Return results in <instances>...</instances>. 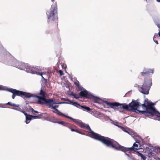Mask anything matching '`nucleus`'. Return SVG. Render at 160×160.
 Returning <instances> with one entry per match:
<instances>
[{
    "label": "nucleus",
    "mask_w": 160,
    "mask_h": 160,
    "mask_svg": "<svg viewBox=\"0 0 160 160\" xmlns=\"http://www.w3.org/2000/svg\"><path fill=\"white\" fill-rule=\"evenodd\" d=\"M33 71H35L36 72L33 73V74H36L38 75H40L42 76V78H43L44 80H45V81H46V80L45 79V78L46 77L48 73L46 72L44 73L42 72L39 68L38 67H34V69Z\"/></svg>",
    "instance_id": "nucleus-9"
},
{
    "label": "nucleus",
    "mask_w": 160,
    "mask_h": 160,
    "mask_svg": "<svg viewBox=\"0 0 160 160\" xmlns=\"http://www.w3.org/2000/svg\"><path fill=\"white\" fill-rule=\"evenodd\" d=\"M136 142L137 143H138V144H139V142Z\"/></svg>",
    "instance_id": "nucleus-39"
},
{
    "label": "nucleus",
    "mask_w": 160,
    "mask_h": 160,
    "mask_svg": "<svg viewBox=\"0 0 160 160\" xmlns=\"http://www.w3.org/2000/svg\"><path fill=\"white\" fill-rule=\"evenodd\" d=\"M119 123L118 122H115L113 123V124L115 126H117L118 127H119V126H119L118 125V124Z\"/></svg>",
    "instance_id": "nucleus-24"
},
{
    "label": "nucleus",
    "mask_w": 160,
    "mask_h": 160,
    "mask_svg": "<svg viewBox=\"0 0 160 160\" xmlns=\"http://www.w3.org/2000/svg\"><path fill=\"white\" fill-rule=\"evenodd\" d=\"M13 109H14L16 110H17L18 111H19L21 112V109L20 108L18 107H15L13 108Z\"/></svg>",
    "instance_id": "nucleus-20"
},
{
    "label": "nucleus",
    "mask_w": 160,
    "mask_h": 160,
    "mask_svg": "<svg viewBox=\"0 0 160 160\" xmlns=\"http://www.w3.org/2000/svg\"><path fill=\"white\" fill-rule=\"evenodd\" d=\"M156 1L158 2H160V0H156Z\"/></svg>",
    "instance_id": "nucleus-36"
},
{
    "label": "nucleus",
    "mask_w": 160,
    "mask_h": 160,
    "mask_svg": "<svg viewBox=\"0 0 160 160\" xmlns=\"http://www.w3.org/2000/svg\"><path fill=\"white\" fill-rule=\"evenodd\" d=\"M149 71H150V72H149V73L150 72V73H151L152 74H153V73L154 72V69L153 68V69H150Z\"/></svg>",
    "instance_id": "nucleus-25"
},
{
    "label": "nucleus",
    "mask_w": 160,
    "mask_h": 160,
    "mask_svg": "<svg viewBox=\"0 0 160 160\" xmlns=\"http://www.w3.org/2000/svg\"><path fill=\"white\" fill-rule=\"evenodd\" d=\"M46 94V93L45 92L43 91L42 88H41L39 95L41 96V97L37 96L36 95H34L32 94H31L33 96L32 97H33L35 98V100L37 101L36 102L38 103V100L37 99V98L38 97L45 98Z\"/></svg>",
    "instance_id": "nucleus-14"
},
{
    "label": "nucleus",
    "mask_w": 160,
    "mask_h": 160,
    "mask_svg": "<svg viewBox=\"0 0 160 160\" xmlns=\"http://www.w3.org/2000/svg\"><path fill=\"white\" fill-rule=\"evenodd\" d=\"M52 0V2H53V1H54V0Z\"/></svg>",
    "instance_id": "nucleus-41"
},
{
    "label": "nucleus",
    "mask_w": 160,
    "mask_h": 160,
    "mask_svg": "<svg viewBox=\"0 0 160 160\" xmlns=\"http://www.w3.org/2000/svg\"><path fill=\"white\" fill-rule=\"evenodd\" d=\"M158 28H160V25H158Z\"/></svg>",
    "instance_id": "nucleus-37"
},
{
    "label": "nucleus",
    "mask_w": 160,
    "mask_h": 160,
    "mask_svg": "<svg viewBox=\"0 0 160 160\" xmlns=\"http://www.w3.org/2000/svg\"><path fill=\"white\" fill-rule=\"evenodd\" d=\"M158 36V35L157 34H155L153 37V40L157 44H158V42L157 41H155L154 40V38H156Z\"/></svg>",
    "instance_id": "nucleus-19"
},
{
    "label": "nucleus",
    "mask_w": 160,
    "mask_h": 160,
    "mask_svg": "<svg viewBox=\"0 0 160 160\" xmlns=\"http://www.w3.org/2000/svg\"><path fill=\"white\" fill-rule=\"evenodd\" d=\"M14 62L15 63V67L21 70H25L27 64L20 62L17 60H15Z\"/></svg>",
    "instance_id": "nucleus-10"
},
{
    "label": "nucleus",
    "mask_w": 160,
    "mask_h": 160,
    "mask_svg": "<svg viewBox=\"0 0 160 160\" xmlns=\"http://www.w3.org/2000/svg\"><path fill=\"white\" fill-rule=\"evenodd\" d=\"M63 125L64 126H65L67 127H68L69 128L70 127L69 123H67V122H64V123H63Z\"/></svg>",
    "instance_id": "nucleus-22"
},
{
    "label": "nucleus",
    "mask_w": 160,
    "mask_h": 160,
    "mask_svg": "<svg viewBox=\"0 0 160 160\" xmlns=\"http://www.w3.org/2000/svg\"><path fill=\"white\" fill-rule=\"evenodd\" d=\"M47 14L49 21L56 20L58 19L57 7L56 4L52 6L50 10L47 12Z\"/></svg>",
    "instance_id": "nucleus-6"
},
{
    "label": "nucleus",
    "mask_w": 160,
    "mask_h": 160,
    "mask_svg": "<svg viewBox=\"0 0 160 160\" xmlns=\"http://www.w3.org/2000/svg\"><path fill=\"white\" fill-rule=\"evenodd\" d=\"M21 112L23 113L24 114V115L25 116V117H26L28 114L24 111H22L21 110Z\"/></svg>",
    "instance_id": "nucleus-27"
},
{
    "label": "nucleus",
    "mask_w": 160,
    "mask_h": 160,
    "mask_svg": "<svg viewBox=\"0 0 160 160\" xmlns=\"http://www.w3.org/2000/svg\"><path fill=\"white\" fill-rule=\"evenodd\" d=\"M76 84L78 86V83H76Z\"/></svg>",
    "instance_id": "nucleus-40"
},
{
    "label": "nucleus",
    "mask_w": 160,
    "mask_h": 160,
    "mask_svg": "<svg viewBox=\"0 0 160 160\" xmlns=\"http://www.w3.org/2000/svg\"><path fill=\"white\" fill-rule=\"evenodd\" d=\"M79 95L80 96L85 98H90L92 97V95L88 91L83 88L81 89V91L79 92Z\"/></svg>",
    "instance_id": "nucleus-11"
},
{
    "label": "nucleus",
    "mask_w": 160,
    "mask_h": 160,
    "mask_svg": "<svg viewBox=\"0 0 160 160\" xmlns=\"http://www.w3.org/2000/svg\"><path fill=\"white\" fill-rule=\"evenodd\" d=\"M67 118L72 120L76 124L80 125L81 127L85 128L86 129L90 131L89 134L90 137L91 138L101 141L107 147H108L111 139L107 137H104L101 136L100 134L94 132L91 130L88 125H86L82 123L79 120L73 118L69 116L67 117Z\"/></svg>",
    "instance_id": "nucleus-2"
},
{
    "label": "nucleus",
    "mask_w": 160,
    "mask_h": 160,
    "mask_svg": "<svg viewBox=\"0 0 160 160\" xmlns=\"http://www.w3.org/2000/svg\"><path fill=\"white\" fill-rule=\"evenodd\" d=\"M56 122L62 125H63V124L64 123V122L63 121H58Z\"/></svg>",
    "instance_id": "nucleus-26"
},
{
    "label": "nucleus",
    "mask_w": 160,
    "mask_h": 160,
    "mask_svg": "<svg viewBox=\"0 0 160 160\" xmlns=\"http://www.w3.org/2000/svg\"><path fill=\"white\" fill-rule=\"evenodd\" d=\"M69 129L71 130V131L72 132H75V130L71 128L70 127H69Z\"/></svg>",
    "instance_id": "nucleus-30"
},
{
    "label": "nucleus",
    "mask_w": 160,
    "mask_h": 160,
    "mask_svg": "<svg viewBox=\"0 0 160 160\" xmlns=\"http://www.w3.org/2000/svg\"><path fill=\"white\" fill-rule=\"evenodd\" d=\"M139 155L143 159V160H146V158L141 153H139Z\"/></svg>",
    "instance_id": "nucleus-18"
},
{
    "label": "nucleus",
    "mask_w": 160,
    "mask_h": 160,
    "mask_svg": "<svg viewBox=\"0 0 160 160\" xmlns=\"http://www.w3.org/2000/svg\"><path fill=\"white\" fill-rule=\"evenodd\" d=\"M37 99L38 100V103L41 105H43L44 104L48 105H49L50 108L53 109V112H54L61 116L67 118V117H68L64 115L56 109V108L58 107V105L53 106L54 104H58V103L56 102L53 99H46L45 98L40 97L38 98Z\"/></svg>",
    "instance_id": "nucleus-3"
},
{
    "label": "nucleus",
    "mask_w": 160,
    "mask_h": 160,
    "mask_svg": "<svg viewBox=\"0 0 160 160\" xmlns=\"http://www.w3.org/2000/svg\"><path fill=\"white\" fill-rule=\"evenodd\" d=\"M59 72L61 76L63 74V72L61 70H59Z\"/></svg>",
    "instance_id": "nucleus-28"
},
{
    "label": "nucleus",
    "mask_w": 160,
    "mask_h": 160,
    "mask_svg": "<svg viewBox=\"0 0 160 160\" xmlns=\"http://www.w3.org/2000/svg\"><path fill=\"white\" fill-rule=\"evenodd\" d=\"M160 152V147H155L153 151H152L149 148L147 149V150L146 151V155L148 157L155 158L156 155L158 153Z\"/></svg>",
    "instance_id": "nucleus-8"
},
{
    "label": "nucleus",
    "mask_w": 160,
    "mask_h": 160,
    "mask_svg": "<svg viewBox=\"0 0 160 160\" xmlns=\"http://www.w3.org/2000/svg\"><path fill=\"white\" fill-rule=\"evenodd\" d=\"M25 122L27 124H28L29 122H28L27 120H26Z\"/></svg>",
    "instance_id": "nucleus-34"
},
{
    "label": "nucleus",
    "mask_w": 160,
    "mask_h": 160,
    "mask_svg": "<svg viewBox=\"0 0 160 160\" xmlns=\"http://www.w3.org/2000/svg\"><path fill=\"white\" fill-rule=\"evenodd\" d=\"M0 90H6L12 92L13 95L12 98L13 99H14L15 97V95H17L22 97V96H25L26 98H31L33 96L31 94L27 93L25 92L20 91L15 89L8 88L7 87L3 86L0 85Z\"/></svg>",
    "instance_id": "nucleus-5"
},
{
    "label": "nucleus",
    "mask_w": 160,
    "mask_h": 160,
    "mask_svg": "<svg viewBox=\"0 0 160 160\" xmlns=\"http://www.w3.org/2000/svg\"><path fill=\"white\" fill-rule=\"evenodd\" d=\"M149 73V72H141V74L142 76H144L145 74H148Z\"/></svg>",
    "instance_id": "nucleus-21"
},
{
    "label": "nucleus",
    "mask_w": 160,
    "mask_h": 160,
    "mask_svg": "<svg viewBox=\"0 0 160 160\" xmlns=\"http://www.w3.org/2000/svg\"><path fill=\"white\" fill-rule=\"evenodd\" d=\"M6 104L15 107H19V105L16 104H15L12 103L11 102H8Z\"/></svg>",
    "instance_id": "nucleus-17"
},
{
    "label": "nucleus",
    "mask_w": 160,
    "mask_h": 160,
    "mask_svg": "<svg viewBox=\"0 0 160 160\" xmlns=\"http://www.w3.org/2000/svg\"><path fill=\"white\" fill-rule=\"evenodd\" d=\"M103 102L107 104L108 108H111L115 109L119 107L134 112L137 110L146 116H156L157 117L156 119L160 121V114L153 107L154 104L149 101L147 99H145L144 103L142 105V108L145 109V111H140L138 110L139 103L137 101H132L128 105L126 104H120L117 102H110L107 101H103Z\"/></svg>",
    "instance_id": "nucleus-1"
},
{
    "label": "nucleus",
    "mask_w": 160,
    "mask_h": 160,
    "mask_svg": "<svg viewBox=\"0 0 160 160\" xmlns=\"http://www.w3.org/2000/svg\"><path fill=\"white\" fill-rule=\"evenodd\" d=\"M119 128H121L124 132H127L131 135L133 138H134V137L135 136V133L130 131L128 128H125L121 126H119Z\"/></svg>",
    "instance_id": "nucleus-13"
},
{
    "label": "nucleus",
    "mask_w": 160,
    "mask_h": 160,
    "mask_svg": "<svg viewBox=\"0 0 160 160\" xmlns=\"http://www.w3.org/2000/svg\"><path fill=\"white\" fill-rule=\"evenodd\" d=\"M126 155H127L128 157H130V155L129 154H127V153H126Z\"/></svg>",
    "instance_id": "nucleus-35"
},
{
    "label": "nucleus",
    "mask_w": 160,
    "mask_h": 160,
    "mask_svg": "<svg viewBox=\"0 0 160 160\" xmlns=\"http://www.w3.org/2000/svg\"><path fill=\"white\" fill-rule=\"evenodd\" d=\"M158 160H160V159L159 158H158Z\"/></svg>",
    "instance_id": "nucleus-38"
},
{
    "label": "nucleus",
    "mask_w": 160,
    "mask_h": 160,
    "mask_svg": "<svg viewBox=\"0 0 160 160\" xmlns=\"http://www.w3.org/2000/svg\"><path fill=\"white\" fill-rule=\"evenodd\" d=\"M35 112V113H38L39 112L37 111H35V110H34V112Z\"/></svg>",
    "instance_id": "nucleus-33"
},
{
    "label": "nucleus",
    "mask_w": 160,
    "mask_h": 160,
    "mask_svg": "<svg viewBox=\"0 0 160 160\" xmlns=\"http://www.w3.org/2000/svg\"><path fill=\"white\" fill-rule=\"evenodd\" d=\"M108 147L124 152L132 151H135L136 150L140 149V147L138 146V144L137 143H134L132 147L126 148L120 145L117 142L112 139H111Z\"/></svg>",
    "instance_id": "nucleus-4"
},
{
    "label": "nucleus",
    "mask_w": 160,
    "mask_h": 160,
    "mask_svg": "<svg viewBox=\"0 0 160 160\" xmlns=\"http://www.w3.org/2000/svg\"><path fill=\"white\" fill-rule=\"evenodd\" d=\"M94 99L96 101V102H97L98 101H99L100 100V99L98 97H94Z\"/></svg>",
    "instance_id": "nucleus-23"
},
{
    "label": "nucleus",
    "mask_w": 160,
    "mask_h": 160,
    "mask_svg": "<svg viewBox=\"0 0 160 160\" xmlns=\"http://www.w3.org/2000/svg\"><path fill=\"white\" fill-rule=\"evenodd\" d=\"M34 69V67L30 66L27 64L24 71L28 72L33 74V73L36 72L35 71H33Z\"/></svg>",
    "instance_id": "nucleus-15"
},
{
    "label": "nucleus",
    "mask_w": 160,
    "mask_h": 160,
    "mask_svg": "<svg viewBox=\"0 0 160 160\" xmlns=\"http://www.w3.org/2000/svg\"><path fill=\"white\" fill-rule=\"evenodd\" d=\"M69 103L75 106L78 108H79L78 106L80 107L81 108L83 111H88L91 110V109L90 108L86 107L85 106H81L78 103L76 102L70 101V103Z\"/></svg>",
    "instance_id": "nucleus-12"
},
{
    "label": "nucleus",
    "mask_w": 160,
    "mask_h": 160,
    "mask_svg": "<svg viewBox=\"0 0 160 160\" xmlns=\"http://www.w3.org/2000/svg\"><path fill=\"white\" fill-rule=\"evenodd\" d=\"M152 85V81L151 79L145 80L142 86L139 88V91L144 94H148Z\"/></svg>",
    "instance_id": "nucleus-7"
},
{
    "label": "nucleus",
    "mask_w": 160,
    "mask_h": 160,
    "mask_svg": "<svg viewBox=\"0 0 160 160\" xmlns=\"http://www.w3.org/2000/svg\"><path fill=\"white\" fill-rule=\"evenodd\" d=\"M72 96L74 97L75 98H76L77 99H78L79 98V97H77L75 95L73 94Z\"/></svg>",
    "instance_id": "nucleus-29"
},
{
    "label": "nucleus",
    "mask_w": 160,
    "mask_h": 160,
    "mask_svg": "<svg viewBox=\"0 0 160 160\" xmlns=\"http://www.w3.org/2000/svg\"><path fill=\"white\" fill-rule=\"evenodd\" d=\"M30 110H31V111L33 113L34 112V110L32 108H31L30 109Z\"/></svg>",
    "instance_id": "nucleus-31"
},
{
    "label": "nucleus",
    "mask_w": 160,
    "mask_h": 160,
    "mask_svg": "<svg viewBox=\"0 0 160 160\" xmlns=\"http://www.w3.org/2000/svg\"><path fill=\"white\" fill-rule=\"evenodd\" d=\"M75 132H78V133H81V132H79V131H78V130H75Z\"/></svg>",
    "instance_id": "nucleus-32"
},
{
    "label": "nucleus",
    "mask_w": 160,
    "mask_h": 160,
    "mask_svg": "<svg viewBox=\"0 0 160 160\" xmlns=\"http://www.w3.org/2000/svg\"><path fill=\"white\" fill-rule=\"evenodd\" d=\"M40 118L41 117L39 116H33L28 114L27 115L26 117V119L27 120H30L36 118Z\"/></svg>",
    "instance_id": "nucleus-16"
}]
</instances>
